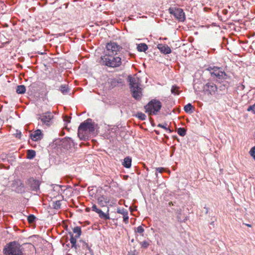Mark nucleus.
<instances>
[{"label":"nucleus","mask_w":255,"mask_h":255,"mask_svg":"<svg viewBox=\"0 0 255 255\" xmlns=\"http://www.w3.org/2000/svg\"><path fill=\"white\" fill-rule=\"evenodd\" d=\"M166 126H167V124H166L165 125H162L161 124H159L158 125V127H160V128H164V129H165L166 131H168L169 133H171L172 132V130H171L170 128H167L166 127Z\"/></svg>","instance_id":"34"},{"label":"nucleus","mask_w":255,"mask_h":255,"mask_svg":"<svg viewBox=\"0 0 255 255\" xmlns=\"http://www.w3.org/2000/svg\"><path fill=\"white\" fill-rule=\"evenodd\" d=\"M95 124L91 119H88L82 123L78 130V135L81 140H86L91 136L95 131Z\"/></svg>","instance_id":"1"},{"label":"nucleus","mask_w":255,"mask_h":255,"mask_svg":"<svg viewBox=\"0 0 255 255\" xmlns=\"http://www.w3.org/2000/svg\"><path fill=\"white\" fill-rule=\"evenodd\" d=\"M70 118L69 117H65V118H64V121L67 123H70Z\"/></svg>","instance_id":"41"},{"label":"nucleus","mask_w":255,"mask_h":255,"mask_svg":"<svg viewBox=\"0 0 255 255\" xmlns=\"http://www.w3.org/2000/svg\"><path fill=\"white\" fill-rule=\"evenodd\" d=\"M250 154L251 156H253L254 155H255V146L253 147L250 151Z\"/></svg>","instance_id":"38"},{"label":"nucleus","mask_w":255,"mask_h":255,"mask_svg":"<svg viewBox=\"0 0 255 255\" xmlns=\"http://www.w3.org/2000/svg\"><path fill=\"white\" fill-rule=\"evenodd\" d=\"M144 230L141 226H138L135 231V232H137L139 234H142L144 232Z\"/></svg>","instance_id":"36"},{"label":"nucleus","mask_w":255,"mask_h":255,"mask_svg":"<svg viewBox=\"0 0 255 255\" xmlns=\"http://www.w3.org/2000/svg\"><path fill=\"white\" fill-rule=\"evenodd\" d=\"M54 116L50 112H47L41 114L37 115V119L40 120L43 125L50 126L52 123V120Z\"/></svg>","instance_id":"8"},{"label":"nucleus","mask_w":255,"mask_h":255,"mask_svg":"<svg viewBox=\"0 0 255 255\" xmlns=\"http://www.w3.org/2000/svg\"><path fill=\"white\" fill-rule=\"evenodd\" d=\"M217 86L211 81H208L203 87V91L206 94L213 95L217 91Z\"/></svg>","instance_id":"11"},{"label":"nucleus","mask_w":255,"mask_h":255,"mask_svg":"<svg viewBox=\"0 0 255 255\" xmlns=\"http://www.w3.org/2000/svg\"><path fill=\"white\" fill-rule=\"evenodd\" d=\"M60 91L64 94L66 95L69 92V89L66 85H62L60 87Z\"/></svg>","instance_id":"28"},{"label":"nucleus","mask_w":255,"mask_h":255,"mask_svg":"<svg viewBox=\"0 0 255 255\" xmlns=\"http://www.w3.org/2000/svg\"><path fill=\"white\" fill-rule=\"evenodd\" d=\"M90 253L91 254V255H94L93 250H90Z\"/></svg>","instance_id":"43"},{"label":"nucleus","mask_w":255,"mask_h":255,"mask_svg":"<svg viewBox=\"0 0 255 255\" xmlns=\"http://www.w3.org/2000/svg\"><path fill=\"white\" fill-rule=\"evenodd\" d=\"M161 107V103L156 99L151 100L144 107L145 112L147 113L149 116L156 115L160 111Z\"/></svg>","instance_id":"5"},{"label":"nucleus","mask_w":255,"mask_h":255,"mask_svg":"<svg viewBox=\"0 0 255 255\" xmlns=\"http://www.w3.org/2000/svg\"><path fill=\"white\" fill-rule=\"evenodd\" d=\"M168 11L169 13L173 15L179 22H184L185 20V14L182 8L171 7L168 9Z\"/></svg>","instance_id":"7"},{"label":"nucleus","mask_w":255,"mask_h":255,"mask_svg":"<svg viewBox=\"0 0 255 255\" xmlns=\"http://www.w3.org/2000/svg\"><path fill=\"white\" fill-rule=\"evenodd\" d=\"M3 252L4 255H24L21 245L15 241L6 244L3 248Z\"/></svg>","instance_id":"2"},{"label":"nucleus","mask_w":255,"mask_h":255,"mask_svg":"<svg viewBox=\"0 0 255 255\" xmlns=\"http://www.w3.org/2000/svg\"><path fill=\"white\" fill-rule=\"evenodd\" d=\"M129 84L132 97L136 100H140L142 97L141 88L136 83L134 79L130 80Z\"/></svg>","instance_id":"6"},{"label":"nucleus","mask_w":255,"mask_h":255,"mask_svg":"<svg viewBox=\"0 0 255 255\" xmlns=\"http://www.w3.org/2000/svg\"><path fill=\"white\" fill-rule=\"evenodd\" d=\"M62 147L66 149L67 150L71 149L72 147H74L76 144L73 141V140L69 137H66L62 139Z\"/></svg>","instance_id":"12"},{"label":"nucleus","mask_w":255,"mask_h":255,"mask_svg":"<svg viewBox=\"0 0 255 255\" xmlns=\"http://www.w3.org/2000/svg\"><path fill=\"white\" fill-rule=\"evenodd\" d=\"M73 233L75 234V237L73 236V234L69 233L70 235V241L71 244V248L77 249V242L76 239L79 238L81 235V229L80 227H75L73 229Z\"/></svg>","instance_id":"10"},{"label":"nucleus","mask_w":255,"mask_h":255,"mask_svg":"<svg viewBox=\"0 0 255 255\" xmlns=\"http://www.w3.org/2000/svg\"><path fill=\"white\" fill-rule=\"evenodd\" d=\"M252 157H253L254 158V159L255 160V155H254V156H253Z\"/></svg>","instance_id":"48"},{"label":"nucleus","mask_w":255,"mask_h":255,"mask_svg":"<svg viewBox=\"0 0 255 255\" xmlns=\"http://www.w3.org/2000/svg\"><path fill=\"white\" fill-rule=\"evenodd\" d=\"M15 134H16V137L19 138H20L21 137V133L20 131H18V130H17Z\"/></svg>","instance_id":"40"},{"label":"nucleus","mask_w":255,"mask_h":255,"mask_svg":"<svg viewBox=\"0 0 255 255\" xmlns=\"http://www.w3.org/2000/svg\"><path fill=\"white\" fill-rule=\"evenodd\" d=\"M108 200L106 198V197L104 196H101L98 198V204L104 207L106 205L107 203H108Z\"/></svg>","instance_id":"22"},{"label":"nucleus","mask_w":255,"mask_h":255,"mask_svg":"<svg viewBox=\"0 0 255 255\" xmlns=\"http://www.w3.org/2000/svg\"><path fill=\"white\" fill-rule=\"evenodd\" d=\"M137 50L139 52H145L147 50V45L145 43H140L137 46Z\"/></svg>","instance_id":"23"},{"label":"nucleus","mask_w":255,"mask_h":255,"mask_svg":"<svg viewBox=\"0 0 255 255\" xmlns=\"http://www.w3.org/2000/svg\"><path fill=\"white\" fill-rule=\"evenodd\" d=\"M107 52L110 55H117L123 50L121 46L115 42H110L106 45Z\"/></svg>","instance_id":"9"},{"label":"nucleus","mask_w":255,"mask_h":255,"mask_svg":"<svg viewBox=\"0 0 255 255\" xmlns=\"http://www.w3.org/2000/svg\"><path fill=\"white\" fill-rule=\"evenodd\" d=\"M214 222H212L211 223V224H211V225H214Z\"/></svg>","instance_id":"47"},{"label":"nucleus","mask_w":255,"mask_h":255,"mask_svg":"<svg viewBox=\"0 0 255 255\" xmlns=\"http://www.w3.org/2000/svg\"><path fill=\"white\" fill-rule=\"evenodd\" d=\"M36 155V152L35 150L29 149L27 152V158L29 159H33Z\"/></svg>","instance_id":"26"},{"label":"nucleus","mask_w":255,"mask_h":255,"mask_svg":"<svg viewBox=\"0 0 255 255\" xmlns=\"http://www.w3.org/2000/svg\"><path fill=\"white\" fill-rule=\"evenodd\" d=\"M223 12L224 13H226V12H227V10H226V9L223 10Z\"/></svg>","instance_id":"46"},{"label":"nucleus","mask_w":255,"mask_h":255,"mask_svg":"<svg viewBox=\"0 0 255 255\" xmlns=\"http://www.w3.org/2000/svg\"><path fill=\"white\" fill-rule=\"evenodd\" d=\"M12 187L16 193H23L25 192V187L20 180L14 181L12 184Z\"/></svg>","instance_id":"13"},{"label":"nucleus","mask_w":255,"mask_h":255,"mask_svg":"<svg viewBox=\"0 0 255 255\" xmlns=\"http://www.w3.org/2000/svg\"><path fill=\"white\" fill-rule=\"evenodd\" d=\"M207 70L210 72L211 77L219 83L223 82L228 79L229 77L222 70V69L218 67H209Z\"/></svg>","instance_id":"4"},{"label":"nucleus","mask_w":255,"mask_h":255,"mask_svg":"<svg viewBox=\"0 0 255 255\" xmlns=\"http://www.w3.org/2000/svg\"><path fill=\"white\" fill-rule=\"evenodd\" d=\"M247 111L249 112H252L254 114H255V103L248 107Z\"/></svg>","instance_id":"35"},{"label":"nucleus","mask_w":255,"mask_h":255,"mask_svg":"<svg viewBox=\"0 0 255 255\" xmlns=\"http://www.w3.org/2000/svg\"><path fill=\"white\" fill-rule=\"evenodd\" d=\"M26 88L23 85H18L17 86L16 92L18 94H23L25 93Z\"/></svg>","instance_id":"24"},{"label":"nucleus","mask_w":255,"mask_h":255,"mask_svg":"<svg viewBox=\"0 0 255 255\" xmlns=\"http://www.w3.org/2000/svg\"><path fill=\"white\" fill-rule=\"evenodd\" d=\"M61 201L57 200L52 203V207L54 209H59L61 208Z\"/></svg>","instance_id":"27"},{"label":"nucleus","mask_w":255,"mask_h":255,"mask_svg":"<svg viewBox=\"0 0 255 255\" xmlns=\"http://www.w3.org/2000/svg\"><path fill=\"white\" fill-rule=\"evenodd\" d=\"M245 225H246L247 226H248V227H251V225H250V224H246Z\"/></svg>","instance_id":"45"},{"label":"nucleus","mask_w":255,"mask_h":255,"mask_svg":"<svg viewBox=\"0 0 255 255\" xmlns=\"http://www.w3.org/2000/svg\"><path fill=\"white\" fill-rule=\"evenodd\" d=\"M178 87L175 85H174L172 87L171 89V92L172 94L175 95H178L179 94V91L178 90Z\"/></svg>","instance_id":"29"},{"label":"nucleus","mask_w":255,"mask_h":255,"mask_svg":"<svg viewBox=\"0 0 255 255\" xmlns=\"http://www.w3.org/2000/svg\"><path fill=\"white\" fill-rule=\"evenodd\" d=\"M91 208H92V210L93 211H94V212H95L96 213L99 210V209L97 208V206L96 205H95V204L93 205V206H92Z\"/></svg>","instance_id":"39"},{"label":"nucleus","mask_w":255,"mask_h":255,"mask_svg":"<svg viewBox=\"0 0 255 255\" xmlns=\"http://www.w3.org/2000/svg\"><path fill=\"white\" fill-rule=\"evenodd\" d=\"M108 83L109 85V88H113L116 87L119 82L118 80L115 78H110L108 79Z\"/></svg>","instance_id":"21"},{"label":"nucleus","mask_w":255,"mask_h":255,"mask_svg":"<svg viewBox=\"0 0 255 255\" xmlns=\"http://www.w3.org/2000/svg\"><path fill=\"white\" fill-rule=\"evenodd\" d=\"M80 248H82L83 250H88L89 252L90 250H92L90 248V247L89 246V245L85 242L80 241L77 244V249H80Z\"/></svg>","instance_id":"19"},{"label":"nucleus","mask_w":255,"mask_h":255,"mask_svg":"<svg viewBox=\"0 0 255 255\" xmlns=\"http://www.w3.org/2000/svg\"><path fill=\"white\" fill-rule=\"evenodd\" d=\"M163 170H164V168L162 167L156 168V172L155 173V175H156V177H157V176H158L157 172L162 173L163 171Z\"/></svg>","instance_id":"37"},{"label":"nucleus","mask_w":255,"mask_h":255,"mask_svg":"<svg viewBox=\"0 0 255 255\" xmlns=\"http://www.w3.org/2000/svg\"><path fill=\"white\" fill-rule=\"evenodd\" d=\"M109 212V209L107 210V213H104L101 210L99 209L97 213L99 214V217L101 219L107 220H109L110 219Z\"/></svg>","instance_id":"18"},{"label":"nucleus","mask_w":255,"mask_h":255,"mask_svg":"<svg viewBox=\"0 0 255 255\" xmlns=\"http://www.w3.org/2000/svg\"><path fill=\"white\" fill-rule=\"evenodd\" d=\"M186 130L184 128H180L177 129V133L181 136H184L186 134Z\"/></svg>","instance_id":"30"},{"label":"nucleus","mask_w":255,"mask_h":255,"mask_svg":"<svg viewBox=\"0 0 255 255\" xmlns=\"http://www.w3.org/2000/svg\"><path fill=\"white\" fill-rule=\"evenodd\" d=\"M136 117L138 118L139 120L143 121L146 119V116L144 114L141 112H138L136 114Z\"/></svg>","instance_id":"31"},{"label":"nucleus","mask_w":255,"mask_h":255,"mask_svg":"<svg viewBox=\"0 0 255 255\" xmlns=\"http://www.w3.org/2000/svg\"><path fill=\"white\" fill-rule=\"evenodd\" d=\"M194 109V107L193 106L190 104L189 103L185 105L184 107V111L188 114H191L193 113V109Z\"/></svg>","instance_id":"25"},{"label":"nucleus","mask_w":255,"mask_h":255,"mask_svg":"<svg viewBox=\"0 0 255 255\" xmlns=\"http://www.w3.org/2000/svg\"><path fill=\"white\" fill-rule=\"evenodd\" d=\"M30 137L32 140L34 141H38L42 139L43 134L40 129H37L32 133H31Z\"/></svg>","instance_id":"15"},{"label":"nucleus","mask_w":255,"mask_h":255,"mask_svg":"<svg viewBox=\"0 0 255 255\" xmlns=\"http://www.w3.org/2000/svg\"><path fill=\"white\" fill-rule=\"evenodd\" d=\"M122 164L126 168H130L131 165V158L129 156L125 157Z\"/></svg>","instance_id":"20"},{"label":"nucleus","mask_w":255,"mask_h":255,"mask_svg":"<svg viewBox=\"0 0 255 255\" xmlns=\"http://www.w3.org/2000/svg\"><path fill=\"white\" fill-rule=\"evenodd\" d=\"M204 208H205V210H206V214H207V213H208V208H206V207H205Z\"/></svg>","instance_id":"44"},{"label":"nucleus","mask_w":255,"mask_h":255,"mask_svg":"<svg viewBox=\"0 0 255 255\" xmlns=\"http://www.w3.org/2000/svg\"><path fill=\"white\" fill-rule=\"evenodd\" d=\"M224 86L225 87H228V86H229V84L228 82H225L224 84H223Z\"/></svg>","instance_id":"42"},{"label":"nucleus","mask_w":255,"mask_h":255,"mask_svg":"<svg viewBox=\"0 0 255 255\" xmlns=\"http://www.w3.org/2000/svg\"><path fill=\"white\" fill-rule=\"evenodd\" d=\"M140 245H141V247L144 249H146L148 248V247L149 245V243L146 241H144L143 242H139Z\"/></svg>","instance_id":"33"},{"label":"nucleus","mask_w":255,"mask_h":255,"mask_svg":"<svg viewBox=\"0 0 255 255\" xmlns=\"http://www.w3.org/2000/svg\"><path fill=\"white\" fill-rule=\"evenodd\" d=\"M116 55L107 54L101 57V63L108 67H118L122 64V59Z\"/></svg>","instance_id":"3"},{"label":"nucleus","mask_w":255,"mask_h":255,"mask_svg":"<svg viewBox=\"0 0 255 255\" xmlns=\"http://www.w3.org/2000/svg\"><path fill=\"white\" fill-rule=\"evenodd\" d=\"M157 48L161 52L165 54H169L171 52L170 48L165 44H158Z\"/></svg>","instance_id":"17"},{"label":"nucleus","mask_w":255,"mask_h":255,"mask_svg":"<svg viewBox=\"0 0 255 255\" xmlns=\"http://www.w3.org/2000/svg\"><path fill=\"white\" fill-rule=\"evenodd\" d=\"M36 217L33 215H30L27 217V220L29 223H32L35 220Z\"/></svg>","instance_id":"32"},{"label":"nucleus","mask_w":255,"mask_h":255,"mask_svg":"<svg viewBox=\"0 0 255 255\" xmlns=\"http://www.w3.org/2000/svg\"><path fill=\"white\" fill-rule=\"evenodd\" d=\"M133 241H134V240H133V239H132V240H131V242H133Z\"/></svg>","instance_id":"49"},{"label":"nucleus","mask_w":255,"mask_h":255,"mask_svg":"<svg viewBox=\"0 0 255 255\" xmlns=\"http://www.w3.org/2000/svg\"><path fill=\"white\" fill-rule=\"evenodd\" d=\"M117 213L119 214H121L123 215L124 222L126 224H128V211L127 210L124 208H118L117 209Z\"/></svg>","instance_id":"16"},{"label":"nucleus","mask_w":255,"mask_h":255,"mask_svg":"<svg viewBox=\"0 0 255 255\" xmlns=\"http://www.w3.org/2000/svg\"><path fill=\"white\" fill-rule=\"evenodd\" d=\"M28 183L31 190L37 191L39 189L40 183L38 180L29 178L28 180Z\"/></svg>","instance_id":"14"}]
</instances>
